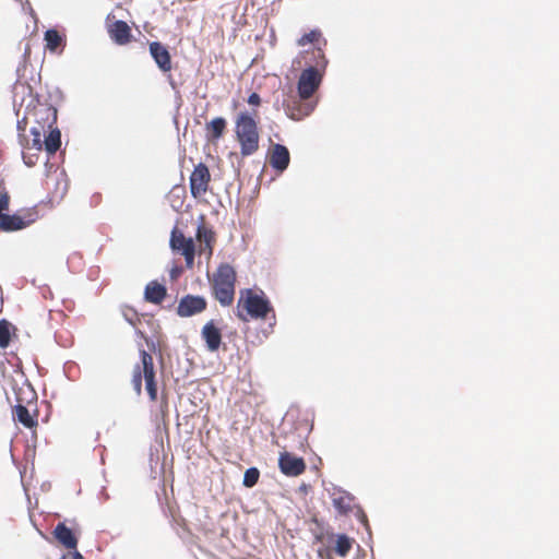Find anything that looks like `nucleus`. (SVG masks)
I'll list each match as a JSON object with an SVG mask.
<instances>
[{"instance_id":"1","label":"nucleus","mask_w":559,"mask_h":559,"mask_svg":"<svg viewBox=\"0 0 559 559\" xmlns=\"http://www.w3.org/2000/svg\"><path fill=\"white\" fill-rule=\"evenodd\" d=\"M247 333L255 331L252 344L261 343L276 324V314L271 301L261 290L255 293L247 288Z\"/></svg>"},{"instance_id":"2","label":"nucleus","mask_w":559,"mask_h":559,"mask_svg":"<svg viewBox=\"0 0 559 559\" xmlns=\"http://www.w3.org/2000/svg\"><path fill=\"white\" fill-rule=\"evenodd\" d=\"M322 81V74L316 67H309L300 73L297 83L298 98L293 97L284 103L285 111L293 120H301L309 116L316 108L317 102L312 95L318 91Z\"/></svg>"},{"instance_id":"3","label":"nucleus","mask_w":559,"mask_h":559,"mask_svg":"<svg viewBox=\"0 0 559 559\" xmlns=\"http://www.w3.org/2000/svg\"><path fill=\"white\" fill-rule=\"evenodd\" d=\"M236 275L228 264L221 265L213 275L215 298L222 306H229L234 300Z\"/></svg>"},{"instance_id":"4","label":"nucleus","mask_w":559,"mask_h":559,"mask_svg":"<svg viewBox=\"0 0 559 559\" xmlns=\"http://www.w3.org/2000/svg\"><path fill=\"white\" fill-rule=\"evenodd\" d=\"M142 371L140 366H136L133 371L132 384L134 391L140 394L142 389V378L145 380L146 391L152 401L156 400L157 388L155 383V371L153 357L145 350L141 352Z\"/></svg>"},{"instance_id":"5","label":"nucleus","mask_w":559,"mask_h":559,"mask_svg":"<svg viewBox=\"0 0 559 559\" xmlns=\"http://www.w3.org/2000/svg\"><path fill=\"white\" fill-rule=\"evenodd\" d=\"M280 471L288 477H297L305 473L306 462L288 451H283L278 456Z\"/></svg>"},{"instance_id":"6","label":"nucleus","mask_w":559,"mask_h":559,"mask_svg":"<svg viewBox=\"0 0 559 559\" xmlns=\"http://www.w3.org/2000/svg\"><path fill=\"white\" fill-rule=\"evenodd\" d=\"M206 309V300L201 296L186 295L177 307V314L181 318H189L203 312Z\"/></svg>"},{"instance_id":"7","label":"nucleus","mask_w":559,"mask_h":559,"mask_svg":"<svg viewBox=\"0 0 559 559\" xmlns=\"http://www.w3.org/2000/svg\"><path fill=\"white\" fill-rule=\"evenodd\" d=\"M210 181V171L207 167L200 163L197 165L190 176V191L194 198L201 197L207 190Z\"/></svg>"},{"instance_id":"8","label":"nucleus","mask_w":559,"mask_h":559,"mask_svg":"<svg viewBox=\"0 0 559 559\" xmlns=\"http://www.w3.org/2000/svg\"><path fill=\"white\" fill-rule=\"evenodd\" d=\"M290 155L286 146L274 144L270 152L269 163L277 171L283 173L289 165Z\"/></svg>"},{"instance_id":"9","label":"nucleus","mask_w":559,"mask_h":559,"mask_svg":"<svg viewBox=\"0 0 559 559\" xmlns=\"http://www.w3.org/2000/svg\"><path fill=\"white\" fill-rule=\"evenodd\" d=\"M150 53L157 67L163 72H168L171 70V60L168 49L158 41H153L150 44Z\"/></svg>"},{"instance_id":"10","label":"nucleus","mask_w":559,"mask_h":559,"mask_svg":"<svg viewBox=\"0 0 559 559\" xmlns=\"http://www.w3.org/2000/svg\"><path fill=\"white\" fill-rule=\"evenodd\" d=\"M34 221H35V218L32 217V214H28L27 219L17 214H13V215L5 214L4 216H2L0 218V230H2V231L20 230V229L27 227Z\"/></svg>"},{"instance_id":"11","label":"nucleus","mask_w":559,"mask_h":559,"mask_svg":"<svg viewBox=\"0 0 559 559\" xmlns=\"http://www.w3.org/2000/svg\"><path fill=\"white\" fill-rule=\"evenodd\" d=\"M202 337L206 343V347L211 352H215L218 349L221 342H222V335L219 330L214 325L213 321H209L203 328H202Z\"/></svg>"},{"instance_id":"12","label":"nucleus","mask_w":559,"mask_h":559,"mask_svg":"<svg viewBox=\"0 0 559 559\" xmlns=\"http://www.w3.org/2000/svg\"><path fill=\"white\" fill-rule=\"evenodd\" d=\"M257 118L258 115L255 112L247 115V155L253 153L258 148L259 134L257 131Z\"/></svg>"},{"instance_id":"13","label":"nucleus","mask_w":559,"mask_h":559,"mask_svg":"<svg viewBox=\"0 0 559 559\" xmlns=\"http://www.w3.org/2000/svg\"><path fill=\"white\" fill-rule=\"evenodd\" d=\"M110 37L118 45H126L130 41L131 29L129 25L123 21H116L109 29Z\"/></svg>"},{"instance_id":"14","label":"nucleus","mask_w":559,"mask_h":559,"mask_svg":"<svg viewBox=\"0 0 559 559\" xmlns=\"http://www.w3.org/2000/svg\"><path fill=\"white\" fill-rule=\"evenodd\" d=\"M55 537L58 539L60 544L69 549H75L78 545V539L73 535L72 531L67 527L63 523H59L55 528Z\"/></svg>"},{"instance_id":"15","label":"nucleus","mask_w":559,"mask_h":559,"mask_svg":"<svg viewBox=\"0 0 559 559\" xmlns=\"http://www.w3.org/2000/svg\"><path fill=\"white\" fill-rule=\"evenodd\" d=\"M166 296V287L157 282H150L144 292V297L153 304H160Z\"/></svg>"},{"instance_id":"16","label":"nucleus","mask_w":559,"mask_h":559,"mask_svg":"<svg viewBox=\"0 0 559 559\" xmlns=\"http://www.w3.org/2000/svg\"><path fill=\"white\" fill-rule=\"evenodd\" d=\"M13 416H14L15 419H17L26 428H33L34 426L37 425V421L29 414V412L26 408V406H24L22 404H17L14 407Z\"/></svg>"},{"instance_id":"17","label":"nucleus","mask_w":559,"mask_h":559,"mask_svg":"<svg viewBox=\"0 0 559 559\" xmlns=\"http://www.w3.org/2000/svg\"><path fill=\"white\" fill-rule=\"evenodd\" d=\"M45 150L49 155L55 154L61 145V132L59 129H53L50 131L48 136H46L45 141Z\"/></svg>"},{"instance_id":"18","label":"nucleus","mask_w":559,"mask_h":559,"mask_svg":"<svg viewBox=\"0 0 559 559\" xmlns=\"http://www.w3.org/2000/svg\"><path fill=\"white\" fill-rule=\"evenodd\" d=\"M352 546H353V539H350L345 534H341L336 538V544H335V547H334V551L340 557H346L349 554V551L352 549Z\"/></svg>"},{"instance_id":"19","label":"nucleus","mask_w":559,"mask_h":559,"mask_svg":"<svg viewBox=\"0 0 559 559\" xmlns=\"http://www.w3.org/2000/svg\"><path fill=\"white\" fill-rule=\"evenodd\" d=\"M333 507L341 513L347 514L353 507V498L347 495H341L333 498Z\"/></svg>"},{"instance_id":"20","label":"nucleus","mask_w":559,"mask_h":559,"mask_svg":"<svg viewBox=\"0 0 559 559\" xmlns=\"http://www.w3.org/2000/svg\"><path fill=\"white\" fill-rule=\"evenodd\" d=\"M236 134L240 146V153L245 155V111L237 114Z\"/></svg>"},{"instance_id":"21","label":"nucleus","mask_w":559,"mask_h":559,"mask_svg":"<svg viewBox=\"0 0 559 559\" xmlns=\"http://www.w3.org/2000/svg\"><path fill=\"white\" fill-rule=\"evenodd\" d=\"M46 48L50 51H55L56 48L61 44L62 37L56 29H48L45 32Z\"/></svg>"},{"instance_id":"22","label":"nucleus","mask_w":559,"mask_h":559,"mask_svg":"<svg viewBox=\"0 0 559 559\" xmlns=\"http://www.w3.org/2000/svg\"><path fill=\"white\" fill-rule=\"evenodd\" d=\"M320 37H321V32L319 29H312L309 33L302 35L298 39L297 44H298V46L304 47L308 44H313V43L318 41L320 39Z\"/></svg>"},{"instance_id":"23","label":"nucleus","mask_w":559,"mask_h":559,"mask_svg":"<svg viewBox=\"0 0 559 559\" xmlns=\"http://www.w3.org/2000/svg\"><path fill=\"white\" fill-rule=\"evenodd\" d=\"M10 343V326L4 320L0 321V347L5 348Z\"/></svg>"},{"instance_id":"24","label":"nucleus","mask_w":559,"mask_h":559,"mask_svg":"<svg viewBox=\"0 0 559 559\" xmlns=\"http://www.w3.org/2000/svg\"><path fill=\"white\" fill-rule=\"evenodd\" d=\"M209 128L213 133V138L218 139L223 134L225 120L223 118H215L210 122Z\"/></svg>"},{"instance_id":"25","label":"nucleus","mask_w":559,"mask_h":559,"mask_svg":"<svg viewBox=\"0 0 559 559\" xmlns=\"http://www.w3.org/2000/svg\"><path fill=\"white\" fill-rule=\"evenodd\" d=\"M181 253L183 255H194V242L191 238L187 239L185 237H181Z\"/></svg>"},{"instance_id":"26","label":"nucleus","mask_w":559,"mask_h":559,"mask_svg":"<svg viewBox=\"0 0 559 559\" xmlns=\"http://www.w3.org/2000/svg\"><path fill=\"white\" fill-rule=\"evenodd\" d=\"M260 472L255 467L247 468V487H252L258 483Z\"/></svg>"},{"instance_id":"27","label":"nucleus","mask_w":559,"mask_h":559,"mask_svg":"<svg viewBox=\"0 0 559 559\" xmlns=\"http://www.w3.org/2000/svg\"><path fill=\"white\" fill-rule=\"evenodd\" d=\"M237 316L239 317V319L245 320V289L239 290Z\"/></svg>"},{"instance_id":"28","label":"nucleus","mask_w":559,"mask_h":559,"mask_svg":"<svg viewBox=\"0 0 559 559\" xmlns=\"http://www.w3.org/2000/svg\"><path fill=\"white\" fill-rule=\"evenodd\" d=\"M31 133L33 135L32 146L36 150H40L43 145L40 131L37 128H32Z\"/></svg>"},{"instance_id":"29","label":"nucleus","mask_w":559,"mask_h":559,"mask_svg":"<svg viewBox=\"0 0 559 559\" xmlns=\"http://www.w3.org/2000/svg\"><path fill=\"white\" fill-rule=\"evenodd\" d=\"M181 237H185L182 234H176V231H173L171 238H170V246L174 250H179L182 247Z\"/></svg>"},{"instance_id":"30","label":"nucleus","mask_w":559,"mask_h":559,"mask_svg":"<svg viewBox=\"0 0 559 559\" xmlns=\"http://www.w3.org/2000/svg\"><path fill=\"white\" fill-rule=\"evenodd\" d=\"M8 207H9V197H8V194H1L0 195V218L5 215L2 212L8 210Z\"/></svg>"},{"instance_id":"31","label":"nucleus","mask_w":559,"mask_h":559,"mask_svg":"<svg viewBox=\"0 0 559 559\" xmlns=\"http://www.w3.org/2000/svg\"><path fill=\"white\" fill-rule=\"evenodd\" d=\"M247 103L252 105V106H259L260 103H261V98H260V96L257 93H252L247 98Z\"/></svg>"},{"instance_id":"32","label":"nucleus","mask_w":559,"mask_h":559,"mask_svg":"<svg viewBox=\"0 0 559 559\" xmlns=\"http://www.w3.org/2000/svg\"><path fill=\"white\" fill-rule=\"evenodd\" d=\"M317 55H318V57L322 60V66L324 67V66H325V63H326V61H325V59H324V55H323L322 50H321V49H318V50H317Z\"/></svg>"},{"instance_id":"33","label":"nucleus","mask_w":559,"mask_h":559,"mask_svg":"<svg viewBox=\"0 0 559 559\" xmlns=\"http://www.w3.org/2000/svg\"><path fill=\"white\" fill-rule=\"evenodd\" d=\"M25 124H26V122H25V120H24V119H23L22 121H20V120H19V121H17V129H19L20 131H23V130L25 129Z\"/></svg>"},{"instance_id":"34","label":"nucleus","mask_w":559,"mask_h":559,"mask_svg":"<svg viewBox=\"0 0 559 559\" xmlns=\"http://www.w3.org/2000/svg\"><path fill=\"white\" fill-rule=\"evenodd\" d=\"M185 258H186L187 264L192 265L194 255H185Z\"/></svg>"},{"instance_id":"35","label":"nucleus","mask_w":559,"mask_h":559,"mask_svg":"<svg viewBox=\"0 0 559 559\" xmlns=\"http://www.w3.org/2000/svg\"><path fill=\"white\" fill-rule=\"evenodd\" d=\"M72 559H84L83 556L79 551H74L71 554Z\"/></svg>"},{"instance_id":"36","label":"nucleus","mask_w":559,"mask_h":559,"mask_svg":"<svg viewBox=\"0 0 559 559\" xmlns=\"http://www.w3.org/2000/svg\"><path fill=\"white\" fill-rule=\"evenodd\" d=\"M60 559H67V558H66V557H62V558H60Z\"/></svg>"}]
</instances>
